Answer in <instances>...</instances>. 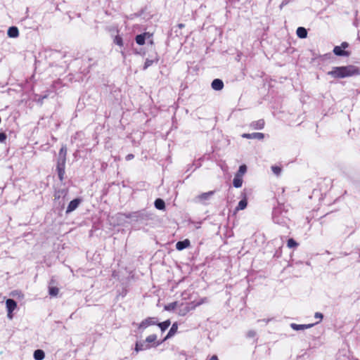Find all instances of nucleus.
Masks as SVG:
<instances>
[{"label":"nucleus","mask_w":360,"mask_h":360,"mask_svg":"<svg viewBox=\"0 0 360 360\" xmlns=\"http://www.w3.org/2000/svg\"><path fill=\"white\" fill-rule=\"evenodd\" d=\"M333 53L338 56H349L350 53L344 50L340 46H336L333 49Z\"/></svg>","instance_id":"dca6fc26"},{"label":"nucleus","mask_w":360,"mask_h":360,"mask_svg":"<svg viewBox=\"0 0 360 360\" xmlns=\"http://www.w3.org/2000/svg\"><path fill=\"white\" fill-rule=\"evenodd\" d=\"M340 46L345 50L346 48L349 46V44L347 42H342Z\"/></svg>","instance_id":"a19ab883"},{"label":"nucleus","mask_w":360,"mask_h":360,"mask_svg":"<svg viewBox=\"0 0 360 360\" xmlns=\"http://www.w3.org/2000/svg\"><path fill=\"white\" fill-rule=\"evenodd\" d=\"M153 63H154V60H150V59L147 58L144 63L143 70H146L148 67L151 66Z\"/></svg>","instance_id":"c9c22d12"},{"label":"nucleus","mask_w":360,"mask_h":360,"mask_svg":"<svg viewBox=\"0 0 360 360\" xmlns=\"http://www.w3.org/2000/svg\"><path fill=\"white\" fill-rule=\"evenodd\" d=\"M80 203V200L78 198H75L72 200H71L67 207L66 213L68 214L70 212H72L75 210L77 208Z\"/></svg>","instance_id":"4468645a"},{"label":"nucleus","mask_w":360,"mask_h":360,"mask_svg":"<svg viewBox=\"0 0 360 360\" xmlns=\"http://www.w3.org/2000/svg\"><path fill=\"white\" fill-rule=\"evenodd\" d=\"M184 26H185V25H184V24H183V23H179V24L178 25V27H179L180 29H181V28L184 27Z\"/></svg>","instance_id":"37998d69"},{"label":"nucleus","mask_w":360,"mask_h":360,"mask_svg":"<svg viewBox=\"0 0 360 360\" xmlns=\"http://www.w3.org/2000/svg\"><path fill=\"white\" fill-rule=\"evenodd\" d=\"M247 172V167L245 165H242L239 167L238 171L236 174V176L243 177V174Z\"/></svg>","instance_id":"c756f323"},{"label":"nucleus","mask_w":360,"mask_h":360,"mask_svg":"<svg viewBox=\"0 0 360 360\" xmlns=\"http://www.w3.org/2000/svg\"><path fill=\"white\" fill-rule=\"evenodd\" d=\"M233 185L235 188H240L243 185V177L235 175Z\"/></svg>","instance_id":"393cba45"},{"label":"nucleus","mask_w":360,"mask_h":360,"mask_svg":"<svg viewBox=\"0 0 360 360\" xmlns=\"http://www.w3.org/2000/svg\"><path fill=\"white\" fill-rule=\"evenodd\" d=\"M177 330H178V324L176 323H174L172 324V327L170 328L168 333L167 334V335L163 339V341H165L167 339H169V338H172V336H174L176 334V333L177 332Z\"/></svg>","instance_id":"6ab92c4d"},{"label":"nucleus","mask_w":360,"mask_h":360,"mask_svg":"<svg viewBox=\"0 0 360 360\" xmlns=\"http://www.w3.org/2000/svg\"><path fill=\"white\" fill-rule=\"evenodd\" d=\"M207 298H202L199 301L192 302L186 304H180L179 305L178 314L180 316H185L190 311L194 309L196 307L200 306V304L206 302Z\"/></svg>","instance_id":"f03ea898"},{"label":"nucleus","mask_w":360,"mask_h":360,"mask_svg":"<svg viewBox=\"0 0 360 360\" xmlns=\"http://www.w3.org/2000/svg\"><path fill=\"white\" fill-rule=\"evenodd\" d=\"M281 208H275L273 211V220L275 223L282 224L285 223V219L280 217Z\"/></svg>","instance_id":"9d476101"},{"label":"nucleus","mask_w":360,"mask_h":360,"mask_svg":"<svg viewBox=\"0 0 360 360\" xmlns=\"http://www.w3.org/2000/svg\"><path fill=\"white\" fill-rule=\"evenodd\" d=\"M359 257H360V255H359Z\"/></svg>","instance_id":"49530a36"},{"label":"nucleus","mask_w":360,"mask_h":360,"mask_svg":"<svg viewBox=\"0 0 360 360\" xmlns=\"http://www.w3.org/2000/svg\"><path fill=\"white\" fill-rule=\"evenodd\" d=\"M113 42L117 46L122 47L123 46V40L121 36L116 35L114 38Z\"/></svg>","instance_id":"473e14b6"},{"label":"nucleus","mask_w":360,"mask_h":360,"mask_svg":"<svg viewBox=\"0 0 360 360\" xmlns=\"http://www.w3.org/2000/svg\"><path fill=\"white\" fill-rule=\"evenodd\" d=\"M138 211L132 212L129 213L120 214L121 216L124 217L127 219H130L131 221H137Z\"/></svg>","instance_id":"412c9836"},{"label":"nucleus","mask_w":360,"mask_h":360,"mask_svg":"<svg viewBox=\"0 0 360 360\" xmlns=\"http://www.w3.org/2000/svg\"><path fill=\"white\" fill-rule=\"evenodd\" d=\"M214 191H209L206 193H203L195 198L194 201L195 202L205 203V201L210 200V198L213 195Z\"/></svg>","instance_id":"423d86ee"},{"label":"nucleus","mask_w":360,"mask_h":360,"mask_svg":"<svg viewBox=\"0 0 360 360\" xmlns=\"http://www.w3.org/2000/svg\"><path fill=\"white\" fill-rule=\"evenodd\" d=\"M211 86L214 90L220 91L224 87V82L220 79H214L212 82Z\"/></svg>","instance_id":"a211bd4d"},{"label":"nucleus","mask_w":360,"mask_h":360,"mask_svg":"<svg viewBox=\"0 0 360 360\" xmlns=\"http://www.w3.org/2000/svg\"><path fill=\"white\" fill-rule=\"evenodd\" d=\"M66 159L58 158L56 170L58 172V178L60 181L63 180L65 174Z\"/></svg>","instance_id":"20e7f679"},{"label":"nucleus","mask_w":360,"mask_h":360,"mask_svg":"<svg viewBox=\"0 0 360 360\" xmlns=\"http://www.w3.org/2000/svg\"><path fill=\"white\" fill-rule=\"evenodd\" d=\"M241 136L245 139L262 140L264 139V134L260 132H254L251 134L245 133L243 134Z\"/></svg>","instance_id":"9b49d317"},{"label":"nucleus","mask_w":360,"mask_h":360,"mask_svg":"<svg viewBox=\"0 0 360 360\" xmlns=\"http://www.w3.org/2000/svg\"><path fill=\"white\" fill-rule=\"evenodd\" d=\"M264 120L263 119H260L259 120L252 122L250 127L252 129H262L264 127Z\"/></svg>","instance_id":"f3484780"},{"label":"nucleus","mask_w":360,"mask_h":360,"mask_svg":"<svg viewBox=\"0 0 360 360\" xmlns=\"http://www.w3.org/2000/svg\"><path fill=\"white\" fill-rule=\"evenodd\" d=\"M314 318L319 319V321H321L323 318V314H321L320 312H316L314 314Z\"/></svg>","instance_id":"e433bc0d"},{"label":"nucleus","mask_w":360,"mask_h":360,"mask_svg":"<svg viewBox=\"0 0 360 360\" xmlns=\"http://www.w3.org/2000/svg\"><path fill=\"white\" fill-rule=\"evenodd\" d=\"M359 257H360V255H359Z\"/></svg>","instance_id":"09e8293b"},{"label":"nucleus","mask_w":360,"mask_h":360,"mask_svg":"<svg viewBox=\"0 0 360 360\" xmlns=\"http://www.w3.org/2000/svg\"><path fill=\"white\" fill-rule=\"evenodd\" d=\"M319 322H316L315 323H309V324H296V323H291L290 327L295 330H301L304 329H308L311 327H313L315 324H317Z\"/></svg>","instance_id":"ddd939ff"},{"label":"nucleus","mask_w":360,"mask_h":360,"mask_svg":"<svg viewBox=\"0 0 360 360\" xmlns=\"http://www.w3.org/2000/svg\"><path fill=\"white\" fill-rule=\"evenodd\" d=\"M152 34L149 32H143L142 34H138L135 37V41L139 45H143L145 44L146 39L150 38Z\"/></svg>","instance_id":"1a4fd4ad"},{"label":"nucleus","mask_w":360,"mask_h":360,"mask_svg":"<svg viewBox=\"0 0 360 360\" xmlns=\"http://www.w3.org/2000/svg\"><path fill=\"white\" fill-rule=\"evenodd\" d=\"M6 308H7V311H8V317L11 319L13 318V314H12V312L13 311V310H15L17 307V304L15 302V301H14L12 299H8L6 300Z\"/></svg>","instance_id":"0eeeda50"},{"label":"nucleus","mask_w":360,"mask_h":360,"mask_svg":"<svg viewBox=\"0 0 360 360\" xmlns=\"http://www.w3.org/2000/svg\"><path fill=\"white\" fill-rule=\"evenodd\" d=\"M158 318L156 317H148L144 320H143L139 325L138 328L139 330H145L146 328L150 326H154L158 324Z\"/></svg>","instance_id":"7ed1b4c3"},{"label":"nucleus","mask_w":360,"mask_h":360,"mask_svg":"<svg viewBox=\"0 0 360 360\" xmlns=\"http://www.w3.org/2000/svg\"><path fill=\"white\" fill-rule=\"evenodd\" d=\"M347 360H358L357 359L352 358V359H347Z\"/></svg>","instance_id":"c03bdc74"},{"label":"nucleus","mask_w":360,"mask_h":360,"mask_svg":"<svg viewBox=\"0 0 360 360\" xmlns=\"http://www.w3.org/2000/svg\"><path fill=\"white\" fill-rule=\"evenodd\" d=\"M241 195L243 196V199H241L237 207H236V211H239V210H245L246 207H247V205H248V200H247V196H246V194L245 192L242 193Z\"/></svg>","instance_id":"f8f14e48"},{"label":"nucleus","mask_w":360,"mask_h":360,"mask_svg":"<svg viewBox=\"0 0 360 360\" xmlns=\"http://www.w3.org/2000/svg\"><path fill=\"white\" fill-rule=\"evenodd\" d=\"M170 324H171V322L168 319V320H166V321H165L163 322H161V323H158V322L157 325L160 327L161 331L164 332L165 330H167L169 328Z\"/></svg>","instance_id":"bb28decb"},{"label":"nucleus","mask_w":360,"mask_h":360,"mask_svg":"<svg viewBox=\"0 0 360 360\" xmlns=\"http://www.w3.org/2000/svg\"><path fill=\"white\" fill-rule=\"evenodd\" d=\"M66 155H67V148L65 146H62L59 153H58V158L62 159H66Z\"/></svg>","instance_id":"7c9ffc66"},{"label":"nucleus","mask_w":360,"mask_h":360,"mask_svg":"<svg viewBox=\"0 0 360 360\" xmlns=\"http://www.w3.org/2000/svg\"><path fill=\"white\" fill-rule=\"evenodd\" d=\"M359 257H360V255H359Z\"/></svg>","instance_id":"de8ad7c7"},{"label":"nucleus","mask_w":360,"mask_h":360,"mask_svg":"<svg viewBox=\"0 0 360 360\" xmlns=\"http://www.w3.org/2000/svg\"><path fill=\"white\" fill-rule=\"evenodd\" d=\"M137 222L148 220L150 214L145 210L138 211Z\"/></svg>","instance_id":"2eb2a0df"},{"label":"nucleus","mask_w":360,"mask_h":360,"mask_svg":"<svg viewBox=\"0 0 360 360\" xmlns=\"http://www.w3.org/2000/svg\"><path fill=\"white\" fill-rule=\"evenodd\" d=\"M153 347V345H148L145 340L136 341L134 347V352L137 354L139 352L145 351Z\"/></svg>","instance_id":"39448f33"},{"label":"nucleus","mask_w":360,"mask_h":360,"mask_svg":"<svg viewBox=\"0 0 360 360\" xmlns=\"http://www.w3.org/2000/svg\"><path fill=\"white\" fill-rule=\"evenodd\" d=\"M297 35L301 39H304L307 37V31L303 27H299L296 31Z\"/></svg>","instance_id":"5701e85b"},{"label":"nucleus","mask_w":360,"mask_h":360,"mask_svg":"<svg viewBox=\"0 0 360 360\" xmlns=\"http://www.w3.org/2000/svg\"><path fill=\"white\" fill-rule=\"evenodd\" d=\"M145 341L148 344L153 345V347H156L161 345L164 341L163 340L161 341H157V335L155 334H152L146 337Z\"/></svg>","instance_id":"6e6552de"},{"label":"nucleus","mask_w":360,"mask_h":360,"mask_svg":"<svg viewBox=\"0 0 360 360\" xmlns=\"http://www.w3.org/2000/svg\"><path fill=\"white\" fill-rule=\"evenodd\" d=\"M47 98V95L46 94H44L43 96H40V95H37V94H34L32 96V99L34 101H36L37 103H38L39 104H41L42 103V100Z\"/></svg>","instance_id":"cd10ccee"},{"label":"nucleus","mask_w":360,"mask_h":360,"mask_svg":"<svg viewBox=\"0 0 360 360\" xmlns=\"http://www.w3.org/2000/svg\"><path fill=\"white\" fill-rule=\"evenodd\" d=\"M134 158V155L133 154H128L126 156L125 159L127 161H129V160H132Z\"/></svg>","instance_id":"ea45409f"},{"label":"nucleus","mask_w":360,"mask_h":360,"mask_svg":"<svg viewBox=\"0 0 360 360\" xmlns=\"http://www.w3.org/2000/svg\"><path fill=\"white\" fill-rule=\"evenodd\" d=\"M179 303L178 302H171L167 305L165 306V309L166 311H173L174 309H175L177 307H179Z\"/></svg>","instance_id":"c85d7f7f"},{"label":"nucleus","mask_w":360,"mask_h":360,"mask_svg":"<svg viewBox=\"0 0 360 360\" xmlns=\"http://www.w3.org/2000/svg\"><path fill=\"white\" fill-rule=\"evenodd\" d=\"M256 335V332L255 330H249L247 333V336L248 338H254Z\"/></svg>","instance_id":"58836bf2"},{"label":"nucleus","mask_w":360,"mask_h":360,"mask_svg":"<svg viewBox=\"0 0 360 360\" xmlns=\"http://www.w3.org/2000/svg\"><path fill=\"white\" fill-rule=\"evenodd\" d=\"M207 360H218V358L216 355H213L212 356H211L210 359H208Z\"/></svg>","instance_id":"79ce46f5"},{"label":"nucleus","mask_w":360,"mask_h":360,"mask_svg":"<svg viewBox=\"0 0 360 360\" xmlns=\"http://www.w3.org/2000/svg\"><path fill=\"white\" fill-rule=\"evenodd\" d=\"M59 289L57 287L49 286V293L51 296H56L58 294Z\"/></svg>","instance_id":"2f4dec72"},{"label":"nucleus","mask_w":360,"mask_h":360,"mask_svg":"<svg viewBox=\"0 0 360 360\" xmlns=\"http://www.w3.org/2000/svg\"><path fill=\"white\" fill-rule=\"evenodd\" d=\"M190 245V240L188 239H185L184 240L178 241L176 243V248L178 250H183L185 248H188Z\"/></svg>","instance_id":"aec40b11"},{"label":"nucleus","mask_w":360,"mask_h":360,"mask_svg":"<svg viewBox=\"0 0 360 360\" xmlns=\"http://www.w3.org/2000/svg\"><path fill=\"white\" fill-rule=\"evenodd\" d=\"M271 170L276 176H278L281 173V168L278 166H272Z\"/></svg>","instance_id":"f704fd0d"},{"label":"nucleus","mask_w":360,"mask_h":360,"mask_svg":"<svg viewBox=\"0 0 360 360\" xmlns=\"http://www.w3.org/2000/svg\"><path fill=\"white\" fill-rule=\"evenodd\" d=\"M359 69L354 65L335 67L328 72V75L334 78H345L359 75Z\"/></svg>","instance_id":"f257e3e1"},{"label":"nucleus","mask_w":360,"mask_h":360,"mask_svg":"<svg viewBox=\"0 0 360 360\" xmlns=\"http://www.w3.org/2000/svg\"><path fill=\"white\" fill-rule=\"evenodd\" d=\"M33 356L35 360H43L45 357V353L42 349H37L34 352Z\"/></svg>","instance_id":"4be33fe9"},{"label":"nucleus","mask_w":360,"mask_h":360,"mask_svg":"<svg viewBox=\"0 0 360 360\" xmlns=\"http://www.w3.org/2000/svg\"><path fill=\"white\" fill-rule=\"evenodd\" d=\"M154 205L155 208L160 210H162L165 208V203L164 200L160 198L156 199L155 200Z\"/></svg>","instance_id":"a878e982"},{"label":"nucleus","mask_w":360,"mask_h":360,"mask_svg":"<svg viewBox=\"0 0 360 360\" xmlns=\"http://www.w3.org/2000/svg\"><path fill=\"white\" fill-rule=\"evenodd\" d=\"M6 134L4 132L0 133V142L3 143L6 141Z\"/></svg>","instance_id":"4c0bfd02"},{"label":"nucleus","mask_w":360,"mask_h":360,"mask_svg":"<svg viewBox=\"0 0 360 360\" xmlns=\"http://www.w3.org/2000/svg\"><path fill=\"white\" fill-rule=\"evenodd\" d=\"M287 245L290 248H295L298 245L297 243L292 238H290L288 240Z\"/></svg>","instance_id":"72a5a7b5"},{"label":"nucleus","mask_w":360,"mask_h":360,"mask_svg":"<svg viewBox=\"0 0 360 360\" xmlns=\"http://www.w3.org/2000/svg\"><path fill=\"white\" fill-rule=\"evenodd\" d=\"M19 34L18 29L16 27H11L8 30V35L9 37H16Z\"/></svg>","instance_id":"b1692460"},{"label":"nucleus","mask_w":360,"mask_h":360,"mask_svg":"<svg viewBox=\"0 0 360 360\" xmlns=\"http://www.w3.org/2000/svg\"><path fill=\"white\" fill-rule=\"evenodd\" d=\"M122 56H124V53L123 51L121 52Z\"/></svg>","instance_id":"a18cd8bd"}]
</instances>
